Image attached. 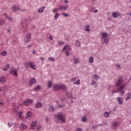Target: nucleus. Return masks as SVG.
Returning <instances> with one entry per match:
<instances>
[{"label": "nucleus", "mask_w": 131, "mask_h": 131, "mask_svg": "<svg viewBox=\"0 0 131 131\" xmlns=\"http://www.w3.org/2000/svg\"><path fill=\"white\" fill-rule=\"evenodd\" d=\"M27 127L26 125H25L24 124H21L20 126V129L21 130H24V129H26V128Z\"/></svg>", "instance_id": "obj_15"}, {"label": "nucleus", "mask_w": 131, "mask_h": 131, "mask_svg": "<svg viewBox=\"0 0 131 131\" xmlns=\"http://www.w3.org/2000/svg\"><path fill=\"white\" fill-rule=\"evenodd\" d=\"M119 123H118V122H114L112 123V125L111 127V128H112V129H115V128H116V127H118Z\"/></svg>", "instance_id": "obj_8"}, {"label": "nucleus", "mask_w": 131, "mask_h": 131, "mask_svg": "<svg viewBox=\"0 0 131 131\" xmlns=\"http://www.w3.org/2000/svg\"><path fill=\"white\" fill-rule=\"evenodd\" d=\"M25 66H26V67H30V61L29 62H26Z\"/></svg>", "instance_id": "obj_44"}, {"label": "nucleus", "mask_w": 131, "mask_h": 131, "mask_svg": "<svg viewBox=\"0 0 131 131\" xmlns=\"http://www.w3.org/2000/svg\"><path fill=\"white\" fill-rule=\"evenodd\" d=\"M11 29H7V33H8V34H10V33H11Z\"/></svg>", "instance_id": "obj_51"}, {"label": "nucleus", "mask_w": 131, "mask_h": 131, "mask_svg": "<svg viewBox=\"0 0 131 131\" xmlns=\"http://www.w3.org/2000/svg\"><path fill=\"white\" fill-rule=\"evenodd\" d=\"M59 90H63V91H66V85L63 84H56L54 86V90L55 92H58Z\"/></svg>", "instance_id": "obj_3"}, {"label": "nucleus", "mask_w": 131, "mask_h": 131, "mask_svg": "<svg viewBox=\"0 0 131 131\" xmlns=\"http://www.w3.org/2000/svg\"><path fill=\"white\" fill-rule=\"evenodd\" d=\"M45 9H46V7L45 6L40 8L38 9V13H43V10H45Z\"/></svg>", "instance_id": "obj_14"}, {"label": "nucleus", "mask_w": 131, "mask_h": 131, "mask_svg": "<svg viewBox=\"0 0 131 131\" xmlns=\"http://www.w3.org/2000/svg\"><path fill=\"white\" fill-rule=\"evenodd\" d=\"M58 43L59 46H62V45H64V42L58 41Z\"/></svg>", "instance_id": "obj_45"}, {"label": "nucleus", "mask_w": 131, "mask_h": 131, "mask_svg": "<svg viewBox=\"0 0 131 131\" xmlns=\"http://www.w3.org/2000/svg\"><path fill=\"white\" fill-rule=\"evenodd\" d=\"M75 45L76 46H77V47H80L81 43L80 42V41H79V40H77V41H76Z\"/></svg>", "instance_id": "obj_21"}, {"label": "nucleus", "mask_w": 131, "mask_h": 131, "mask_svg": "<svg viewBox=\"0 0 131 131\" xmlns=\"http://www.w3.org/2000/svg\"><path fill=\"white\" fill-rule=\"evenodd\" d=\"M68 97H69V98H70V99H72V96L70 95Z\"/></svg>", "instance_id": "obj_60"}, {"label": "nucleus", "mask_w": 131, "mask_h": 131, "mask_svg": "<svg viewBox=\"0 0 131 131\" xmlns=\"http://www.w3.org/2000/svg\"><path fill=\"white\" fill-rule=\"evenodd\" d=\"M55 117L57 119L56 122L57 123H61V121H62V122H65V116H64V114L62 113H59L57 115L55 116Z\"/></svg>", "instance_id": "obj_2"}, {"label": "nucleus", "mask_w": 131, "mask_h": 131, "mask_svg": "<svg viewBox=\"0 0 131 131\" xmlns=\"http://www.w3.org/2000/svg\"><path fill=\"white\" fill-rule=\"evenodd\" d=\"M40 60H42V61L45 60V58H43V57H40Z\"/></svg>", "instance_id": "obj_58"}, {"label": "nucleus", "mask_w": 131, "mask_h": 131, "mask_svg": "<svg viewBox=\"0 0 131 131\" xmlns=\"http://www.w3.org/2000/svg\"><path fill=\"white\" fill-rule=\"evenodd\" d=\"M130 98V95H129V96L127 97L125 99L126 101H127V100H129Z\"/></svg>", "instance_id": "obj_50"}, {"label": "nucleus", "mask_w": 131, "mask_h": 131, "mask_svg": "<svg viewBox=\"0 0 131 131\" xmlns=\"http://www.w3.org/2000/svg\"><path fill=\"white\" fill-rule=\"evenodd\" d=\"M72 80H73V81H75V80H76V78H73L72 79Z\"/></svg>", "instance_id": "obj_57"}, {"label": "nucleus", "mask_w": 131, "mask_h": 131, "mask_svg": "<svg viewBox=\"0 0 131 131\" xmlns=\"http://www.w3.org/2000/svg\"><path fill=\"white\" fill-rule=\"evenodd\" d=\"M4 15L5 18L9 20V21H12V20H13V18L9 17V16H8V14L7 13H4Z\"/></svg>", "instance_id": "obj_16"}, {"label": "nucleus", "mask_w": 131, "mask_h": 131, "mask_svg": "<svg viewBox=\"0 0 131 131\" xmlns=\"http://www.w3.org/2000/svg\"><path fill=\"white\" fill-rule=\"evenodd\" d=\"M32 113L31 112H28L27 114V117H31Z\"/></svg>", "instance_id": "obj_32"}, {"label": "nucleus", "mask_w": 131, "mask_h": 131, "mask_svg": "<svg viewBox=\"0 0 131 131\" xmlns=\"http://www.w3.org/2000/svg\"><path fill=\"white\" fill-rule=\"evenodd\" d=\"M48 60H50V61H52V62H54V61H55V58H54L53 57H49L48 58Z\"/></svg>", "instance_id": "obj_43"}, {"label": "nucleus", "mask_w": 131, "mask_h": 131, "mask_svg": "<svg viewBox=\"0 0 131 131\" xmlns=\"http://www.w3.org/2000/svg\"><path fill=\"white\" fill-rule=\"evenodd\" d=\"M49 89H51V86L53 85V83H52V81H49L48 83Z\"/></svg>", "instance_id": "obj_33"}, {"label": "nucleus", "mask_w": 131, "mask_h": 131, "mask_svg": "<svg viewBox=\"0 0 131 131\" xmlns=\"http://www.w3.org/2000/svg\"><path fill=\"white\" fill-rule=\"evenodd\" d=\"M60 15V14L57 13L54 15V19L55 20H57L58 18H59V16Z\"/></svg>", "instance_id": "obj_25"}, {"label": "nucleus", "mask_w": 131, "mask_h": 131, "mask_svg": "<svg viewBox=\"0 0 131 131\" xmlns=\"http://www.w3.org/2000/svg\"><path fill=\"white\" fill-rule=\"evenodd\" d=\"M4 24H6L5 20L3 19H0V25H4Z\"/></svg>", "instance_id": "obj_30"}, {"label": "nucleus", "mask_w": 131, "mask_h": 131, "mask_svg": "<svg viewBox=\"0 0 131 131\" xmlns=\"http://www.w3.org/2000/svg\"><path fill=\"white\" fill-rule=\"evenodd\" d=\"M21 9H20V7H16V11H20Z\"/></svg>", "instance_id": "obj_52"}, {"label": "nucleus", "mask_w": 131, "mask_h": 131, "mask_svg": "<svg viewBox=\"0 0 131 131\" xmlns=\"http://www.w3.org/2000/svg\"><path fill=\"white\" fill-rule=\"evenodd\" d=\"M49 39H50V40H53V37L52 36H49Z\"/></svg>", "instance_id": "obj_53"}, {"label": "nucleus", "mask_w": 131, "mask_h": 131, "mask_svg": "<svg viewBox=\"0 0 131 131\" xmlns=\"http://www.w3.org/2000/svg\"><path fill=\"white\" fill-rule=\"evenodd\" d=\"M122 78L121 77H120L119 78L118 82L116 84V85L117 86V92L118 93H121V95H123L124 94V91H123V89H124V85H122Z\"/></svg>", "instance_id": "obj_1"}, {"label": "nucleus", "mask_w": 131, "mask_h": 131, "mask_svg": "<svg viewBox=\"0 0 131 131\" xmlns=\"http://www.w3.org/2000/svg\"><path fill=\"white\" fill-rule=\"evenodd\" d=\"M31 127H30V129H34V126L36 125V122L33 121L32 124H30Z\"/></svg>", "instance_id": "obj_12"}, {"label": "nucleus", "mask_w": 131, "mask_h": 131, "mask_svg": "<svg viewBox=\"0 0 131 131\" xmlns=\"http://www.w3.org/2000/svg\"><path fill=\"white\" fill-rule=\"evenodd\" d=\"M7 51H4L1 53V56H7Z\"/></svg>", "instance_id": "obj_34"}, {"label": "nucleus", "mask_w": 131, "mask_h": 131, "mask_svg": "<svg viewBox=\"0 0 131 131\" xmlns=\"http://www.w3.org/2000/svg\"><path fill=\"white\" fill-rule=\"evenodd\" d=\"M86 31H88V32H89V31H90V26H87L86 27L85 29Z\"/></svg>", "instance_id": "obj_38"}, {"label": "nucleus", "mask_w": 131, "mask_h": 131, "mask_svg": "<svg viewBox=\"0 0 131 131\" xmlns=\"http://www.w3.org/2000/svg\"><path fill=\"white\" fill-rule=\"evenodd\" d=\"M13 9L14 12H16V11H17V7H16V6H14L13 7Z\"/></svg>", "instance_id": "obj_46"}, {"label": "nucleus", "mask_w": 131, "mask_h": 131, "mask_svg": "<svg viewBox=\"0 0 131 131\" xmlns=\"http://www.w3.org/2000/svg\"><path fill=\"white\" fill-rule=\"evenodd\" d=\"M86 118L85 117H83L82 118V121H83V122H86Z\"/></svg>", "instance_id": "obj_39"}, {"label": "nucleus", "mask_w": 131, "mask_h": 131, "mask_svg": "<svg viewBox=\"0 0 131 131\" xmlns=\"http://www.w3.org/2000/svg\"><path fill=\"white\" fill-rule=\"evenodd\" d=\"M64 4H68V1H67V0H64Z\"/></svg>", "instance_id": "obj_56"}, {"label": "nucleus", "mask_w": 131, "mask_h": 131, "mask_svg": "<svg viewBox=\"0 0 131 131\" xmlns=\"http://www.w3.org/2000/svg\"><path fill=\"white\" fill-rule=\"evenodd\" d=\"M46 121H47V122H48V121H49V118L48 117H47L46 118Z\"/></svg>", "instance_id": "obj_61"}, {"label": "nucleus", "mask_w": 131, "mask_h": 131, "mask_svg": "<svg viewBox=\"0 0 131 131\" xmlns=\"http://www.w3.org/2000/svg\"><path fill=\"white\" fill-rule=\"evenodd\" d=\"M31 39V33H30L27 34L26 36L24 39V43L26 45V43H28L30 42V40Z\"/></svg>", "instance_id": "obj_4"}, {"label": "nucleus", "mask_w": 131, "mask_h": 131, "mask_svg": "<svg viewBox=\"0 0 131 131\" xmlns=\"http://www.w3.org/2000/svg\"><path fill=\"white\" fill-rule=\"evenodd\" d=\"M40 129H41V126L39 125V126L37 127V130L39 131L40 130Z\"/></svg>", "instance_id": "obj_47"}, {"label": "nucleus", "mask_w": 131, "mask_h": 131, "mask_svg": "<svg viewBox=\"0 0 131 131\" xmlns=\"http://www.w3.org/2000/svg\"><path fill=\"white\" fill-rule=\"evenodd\" d=\"M59 12V9L55 8L53 9V13H58Z\"/></svg>", "instance_id": "obj_40"}, {"label": "nucleus", "mask_w": 131, "mask_h": 131, "mask_svg": "<svg viewBox=\"0 0 131 131\" xmlns=\"http://www.w3.org/2000/svg\"><path fill=\"white\" fill-rule=\"evenodd\" d=\"M0 82L2 83L6 82V77H0Z\"/></svg>", "instance_id": "obj_19"}, {"label": "nucleus", "mask_w": 131, "mask_h": 131, "mask_svg": "<svg viewBox=\"0 0 131 131\" xmlns=\"http://www.w3.org/2000/svg\"><path fill=\"white\" fill-rule=\"evenodd\" d=\"M17 115L21 117V115H22V112H19L17 113Z\"/></svg>", "instance_id": "obj_48"}, {"label": "nucleus", "mask_w": 131, "mask_h": 131, "mask_svg": "<svg viewBox=\"0 0 131 131\" xmlns=\"http://www.w3.org/2000/svg\"><path fill=\"white\" fill-rule=\"evenodd\" d=\"M93 76H94V79H95V80H97L99 79V78H100L99 76H98L97 75H94Z\"/></svg>", "instance_id": "obj_35"}, {"label": "nucleus", "mask_w": 131, "mask_h": 131, "mask_svg": "<svg viewBox=\"0 0 131 131\" xmlns=\"http://www.w3.org/2000/svg\"><path fill=\"white\" fill-rule=\"evenodd\" d=\"M62 15L64 16V17H68V16H69V14H68L65 12H62Z\"/></svg>", "instance_id": "obj_41"}, {"label": "nucleus", "mask_w": 131, "mask_h": 131, "mask_svg": "<svg viewBox=\"0 0 131 131\" xmlns=\"http://www.w3.org/2000/svg\"><path fill=\"white\" fill-rule=\"evenodd\" d=\"M20 11H21V12H24V11H26V10H25V9H21V10H20Z\"/></svg>", "instance_id": "obj_59"}, {"label": "nucleus", "mask_w": 131, "mask_h": 131, "mask_svg": "<svg viewBox=\"0 0 131 131\" xmlns=\"http://www.w3.org/2000/svg\"><path fill=\"white\" fill-rule=\"evenodd\" d=\"M73 61L74 62V64H78V63H79V60H78V58H77L74 59Z\"/></svg>", "instance_id": "obj_26"}, {"label": "nucleus", "mask_w": 131, "mask_h": 131, "mask_svg": "<svg viewBox=\"0 0 131 131\" xmlns=\"http://www.w3.org/2000/svg\"><path fill=\"white\" fill-rule=\"evenodd\" d=\"M112 15L114 18H117L118 17L120 16L121 15V14H120V13L113 12L112 13Z\"/></svg>", "instance_id": "obj_11"}, {"label": "nucleus", "mask_w": 131, "mask_h": 131, "mask_svg": "<svg viewBox=\"0 0 131 131\" xmlns=\"http://www.w3.org/2000/svg\"><path fill=\"white\" fill-rule=\"evenodd\" d=\"M8 126L11 127V126H12V124L11 123H8Z\"/></svg>", "instance_id": "obj_55"}, {"label": "nucleus", "mask_w": 131, "mask_h": 131, "mask_svg": "<svg viewBox=\"0 0 131 131\" xmlns=\"http://www.w3.org/2000/svg\"><path fill=\"white\" fill-rule=\"evenodd\" d=\"M94 13H98V10H95V11H94Z\"/></svg>", "instance_id": "obj_62"}, {"label": "nucleus", "mask_w": 131, "mask_h": 131, "mask_svg": "<svg viewBox=\"0 0 131 131\" xmlns=\"http://www.w3.org/2000/svg\"><path fill=\"white\" fill-rule=\"evenodd\" d=\"M91 85H94V88H98L97 82L95 80H93L91 82Z\"/></svg>", "instance_id": "obj_18"}, {"label": "nucleus", "mask_w": 131, "mask_h": 131, "mask_svg": "<svg viewBox=\"0 0 131 131\" xmlns=\"http://www.w3.org/2000/svg\"><path fill=\"white\" fill-rule=\"evenodd\" d=\"M41 106H42V104L41 103H37L35 104V107L36 108H39V107H41Z\"/></svg>", "instance_id": "obj_20"}, {"label": "nucleus", "mask_w": 131, "mask_h": 131, "mask_svg": "<svg viewBox=\"0 0 131 131\" xmlns=\"http://www.w3.org/2000/svg\"><path fill=\"white\" fill-rule=\"evenodd\" d=\"M114 93H118V92H117V90H114L113 92H112V94H114Z\"/></svg>", "instance_id": "obj_54"}, {"label": "nucleus", "mask_w": 131, "mask_h": 131, "mask_svg": "<svg viewBox=\"0 0 131 131\" xmlns=\"http://www.w3.org/2000/svg\"><path fill=\"white\" fill-rule=\"evenodd\" d=\"M20 24L22 25L24 28H25V29H27V28H28V26L27 25V20H26V19H24L23 21H21Z\"/></svg>", "instance_id": "obj_5"}, {"label": "nucleus", "mask_w": 131, "mask_h": 131, "mask_svg": "<svg viewBox=\"0 0 131 131\" xmlns=\"http://www.w3.org/2000/svg\"><path fill=\"white\" fill-rule=\"evenodd\" d=\"M102 39H104V38H106L107 36H108V33L106 32L102 33Z\"/></svg>", "instance_id": "obj_17"}, {"label": "nucleus", "mask_w": 131, "mask_h": 131, "mask_svg": "<svg viewBox=\"0 0 131 131\" xmlns=\"http://www.w3.org/2000/svg\"><path fill=\"white\" fill-rule=\"evenodd\" d=\"M32 103H33V100L30 99H28L26 101L24 102V104L25 106H29V104H32Z\"/></svg>", "instance_id": "obj_6"}, {"label": "nucleus", "mask_w": 131, "mask_h": 131, "mask_svg": "<svg viewBox=\"0 0 131 131\" xmlns=\"http://www.w3.org/2000/svg\"><path fill=\"white\" fill-rule=\"evenodd\" d=\"M10 73L12 75H14V76H18V73H17V70L14 69H11Z\"/></svg>", "instance_id": "obj_7"}, {"label": "nucleus", "mask_w": 131, "mask_h": 131, "mask_svg": "<svg viewBox=\"0 0 131 131\" xmlns=\"http://www.w3.org/2000/svg\"><path fill=\"white\" fill-rule=\"evenodd\" d=\"M66 56H69V53H67Z\"/></svg>", "instance_id": "obj_64"}, {"label": "nucleus", "mask_w": 131, "mask_h": 131, "mask_svg": "<svg viewBox=\"0 0 131 131\" xmlns=\"http://www.w3.org/2000/svg\"><path fill=\"white\" fill-rule=\"evenodd\" d=\"M109 116V113L105 112L104 113V117H106V118H108Z\"/></svg>", "instance_id": "obj_42"}, {"label": "nucleus", "mask_w": 131, "mask_h": 131, "mask_svg": "<svg viewBox=\"0 0 131 131\" xmlns=\"http://www.w3.org/2000/svg\"><path fill=\"white\" fill-rule=\"evenodd\" d=\"M7 89H8V88L7 87V86L5 85L3 87H2V91L6 92V91H7Z\"/></svg>", "instance_id": "obj_28"}, {"label": "nucleus", "mask_w": 131, "mask_h": 131, "mask_svg": "<svg viewBox=\"0 0 131 131\" xmlns=\"http://www.w3.org/2000/svg\"><path fill=\"white\" fill-rule=\"evenodd\" d=\"M30 67H31L34 70L36 69L35 65H34V63L32 61H30Z\"/></svg>", "instance_id": "obj_13"}, {"label": "nucleus", "mask_w": 131, "mask_h": 131, "mask_svg": "<svg viewBox=\"0 0 131 131\" xmlns=\"http://www.w3.org/2000/svg\"><path fill=\"white\" fill-rule=\"evenodd\" d=\"M103 41L106 43V45H107L108 42H109V38L106 37L103 39Z\"/></svg>", "instance_id": "obj_23"}, {"label": "nucleus", "mask_w": 131, "mask_h": 131, "mask_svg": "<svg viewBox=\"0 0 131 131\" xmlns=\"http://www.w3.org/2000/svg\"><path fill=\"white\" fill-rule=\"evenodd\" d=\"M0 105H4V102H0Z\"/></svg>", "instance_id": "obj_63"}, {"label": "nucleus", "mask_w": 131, "mask_h": 131, "mask_svg": "<svg viewBox=\"0 0 131 131\" xmlns=\"http://www.w3.org/2000/svg\"><path fill=\"white\" fill-rule=\"evenodd\" d=\"M9 68H10V64H7L6 65V66L5 67V68H4L3 70H4L5 71H7V70H8V69H9Z\"/></svg>", "instance_id": "obj_29"}, {"label": "nucleus", "mask_w": 131, "mask_h": 131, "mask_svg": "<svg viewBox=\"0 0 131 131\" xmlns=\"http://www.w3.org/2000/svg\"><path fill=\"white\" fill-rule=\"evenodd\" d=\"M54 110H55V107H54L53 106H50L49 107V111H54Z\"/></svg>", "instance_id": "obj_37"}, {"label": "nucleus", "mask_w": 131, "mask_h": 131, "mask_svg": "<svg viewBox=\"0 0 131 131\" xmlns=\"http://www.w3.org/2000/svg\"><path fill=\"white\" fill-rule=\"evenodd\" d=\"M39 90H40V86H39V85H37L34 88V91H35V92H37L38 91H39Z\"/></svg>", "instance_id": "obj_24"}, {"label": "nucleus", "mask_w": 131, "mask_h": 131, "mask_svg": "<svg viewBox=\"0 0 131 131\" xmlns=\"http://www.w3.org/2000/svg\"><path fill=\"white\" fill-rule=\"evenodd\" d=\"M69 7V6L68 5L60 6L59 7V11H66V10L68 9Z\"/></svg>", "instance_id": "obj_10"}, {"label": "nucleus", "mask_w": 131, "mask_h": 131, "mask_svg": "<svg viewBox=\"0 0 131 131\" xmlns=\"http://www.w3.org/2000/svg\"><path fill=\"white\" fill-rule=\"evenodd\" d=\"M94 62V57L90 56L89 58V63H93Z\"/></svg>", "instance_id": "obj_27"}, {"label": "nucleus", "mask_w": 131, "mask_h": 131, "mask_svg": "<svg viewBox=\"0 0 131 131\" xmlns=\"http://www.w3.org/2000/svg\"><path fill=\"white\" fill-rule=\"evenodd\" d=\"M35 83H36V80H35V78H33L30 79L29 84L30 86H31L32 84H35Z\"/></svg>", "instance_id": "obj_9"}, {"label": "nucleus", "mask_w": 131, "mask_h": 131, "mask_svg": "<svg viewBox=\"0 0 131 131\" xmlns=\"http://www.w3.org/2000/svg\"><path fill=\"white\" fill-rule=\"evenodd\" d=\"M118 101L119 102V104H120V105H122V103H123V101H122V99L120 97H118Z\"/></svg>", "instance_id": "obj_22"}, {"label": "nucleus", "mask_w": 131, "mask_h": 131, "mask_svg": "<svg viewBox=\"0 0 131 131\" xmlns=\"http://www.w3.org/2000/svg\"><path fill=\"white\" fill-rule=\"evenodd\" d=\"M68 48L69 49H70V46H69V45H67L66 46H64L62 51H65V50H67Z\"/></svg>", "instance_id": "obj_36"}, {"label": "nucleus", "mask_w": 131, "mask_h": 131, "mask_svg": "<svg viewBox=\"0 0 131 131\" xmlns=\"http://www.w3.org/2000/svg\"><path fill=\"white\" fill-rule=\"evenodd\" d=\"M73 83L74 84H77V85H79V84H80V80H77L76 82H74Z\"/></svg>", "instance_id": "obj_31"}, {"label": "nucleus", "mask_w": 131, "mask_h": 131, "mask_svg": "<svg viewBox=\"0 0 131 131\" xmlns=\"http://www.w3.org/2000/svg\"><path fill=\"white\" fill-rule=\"evenodd\" d=\"M75 131H82V129L81 128H77Z\"/></svg>", "instance_id": "obj_49"}]
</instances>
